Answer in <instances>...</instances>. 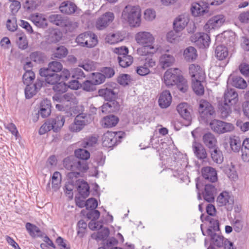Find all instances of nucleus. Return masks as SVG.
<instances>
[{
	"label": "nucleus",
	"mask_w": 249,
	"mask_h": 249,
	"mask_svg": "<svg viewBox=\"0 0 249 249\" xmlns=\"http://www.w3.org/2000/svg\"><path fill=\"white\" fill-rule=\"evenodd\" d=\"M135 39L137 43L142 46L137 49L138 53L141 55L153 54L158 50L153 43L155 38L148 32H140L136 34Z\"/></svg>",
	"instance_id": "obj_1"
},
{
	"label": "nucleus",
	"mask_w": 249,
	"mask_h": 249,
	"mask_svg": "<svg viewBox=\"0 0 249 249\" xmlns=\"http://www.w3.org/2000/svg\"><path fill=\"white\" fill-rule=\"evenodd\" d=\"M163 81L166 86L169 87L176 85L182 92H186L188 89L187 80L181 75L180 71L178 68L170 69L164 74Z\"/></svg>",
	"instance_id": "obj_2"
},
{
	"label": "nucleus",
	"mask_w": 249,
	"mask_h": 249,
	"mask_svg": "<svg viewBox=\"0 0 249 249\" xmlns=\"http://www.w3.org/2000/svg\"><path fill=\"white\" fill-rule=\"evenodd\" d=\"M141 16L140 8L130 5L126 6L122 13V18L133 27H139L140 25Z\"/></svg>",
	"instance_id": "obj_3"
},
{
	"label": "nucleus",
	"mask_w": 249,
	"mask_h": 249,
	"mask_svg": "<svg viewBox=\"0 0 249 249\" xmlns=\"http://www.w3.org/2000/svg\"><path fill=\"white\" fill-rule=\"evenodd\" d=\"M63 165L68 170L86 171L89 169L86 161H81L73 156L68 157L63 160Z\"/></svg>",
	"instance_id": "obj_4"
},
{
	"label": "nucleus",
	"mask_w": 249,
	"mask_h": 249,
	"mask_svg": "<svg viewBox=\"0 0 249 249\" xmlns=\"http://www.w3.org/2000/svg\"><path fill=\"white\" fill-rule=\"evenodd\" d=\"M91 121L89 115L82 113L77 115L72 123L69 126V129L72 132H78L89 124Z\"/></svg>",
	"instance_id": "obj_5"
},
{
	"label": "nucleus",
	"mask_w": 249,
	"mask_h": 249,
	"mask_svg": "<svg viewBox=\"0 0 249 249\" xmlns=\"http://www.w3.org/2000/svg\"><path fill=\"white\" fill-rule=\"evenodd\" d=\"M124 134L122 132H115L108 131L103 135V145L109 148L114 146L118 142H121Z\"/></svg>",
	"instance_id": "obj_6"
},
{
	"label": "nucleus",
	"mask_w": 249,
	"mask_h": 249,
	"mask_svg": "<svg viewBox=\"0 0 249 249\" xmlns=\"http://www.w3.org/2000/svg\"><path fill=\"white\" fill-rule=\"evenodd\" d=\"M210 125L213 131L219 134L231 132L235 128L233 124L218 120L212 121Z\"/></svg>",
	"instance_id": "obj_7"
},
{
	"label": "nucleus",
	"mask_w": 249,
	"mask_h": 249,
	"mask_svg": "<svg viewBox=\"0 0 249 249\" xmlns=\"http://www.w3.org/2000/svg\"><path fill=\"white\" fill-rule=\"evenodd\" d=\"M198 111L200 117L205 121H208L214 113L213 107L207 101L201 100L199 102Z\"/></svg>",
	"instance_id": "obj_8"
},
{
	"label": "nucleus",
	"mask_w": 249,
	"mask_h": 249,
	"mask_svg": "<svg viewBox=\"0 0 249 249\" xmlns=\"http://www.w3.org/2000/svg\"><path fill=\"white\" fill-rule=\"evenodd\" d=\"M191 40L200 48L208 47L210 42V36L208 34L203 33H197L192 36Z\"/></svg>",
	"instance_id": "obj_9"
},
{
	"label": "nucleus",
	"mask_w": 249,
	"mask_h": 249,
	"mask_svg": "<svg viewBox=\"0 0 249 249\" xmlns=\"http://www.w3.org/2000/svg\"><path fill=\"white\" fill-rule=\"evenodd\" d=\"M225 21V17L222 14L217 15L212 17L204 26L206 30L210 31L221 27Z\"/></svg>",
	"instance_id": "obj_10"
},
{
	"label": "nucleus",
	"mask_w": 249,
	"mask_h": 249,
	"mask_svg": "<svg viewBox=\"0 0 249 249\" xmlns=\"http://www.w3.org/2000/svg\"><path fill=\"white\" fill-rule=\"evenodd\" d=\"M177 109L181 117L186 122L185 125H190L192 121L190 106L187 103H181L177 106Z\"/></svg>",
	"instance_id": "obj_11"
},
{
	"label": "nucleus",
	"mask_w": 249,
	"mask_h": 249,
	"mask_svg": "<svg viewBox=\"0 0 249 249\" xmlns=\"http://www.w3.org/2000/svg\"><path fill=\"white\" fill-rule=\"evenodd\" d=\"M218 206H225L227 210H231L234 201L233 197L227 192H223L218 196L216 200Z\"/></svg>",
	"instance_id": "obj_12"
},
{
	"label": "nucleus",
	"mask_w": 249,
	"mask_h": 249,
	"mask_svg": "<svg viewBox=\"0 0 249 249\" xmlns=\"http://www.w3.org/2000/svg\"><path fill=\"white\" fill-rule=\"evenodd\" d=\"M175 62L173 54L170 53L169 50H166L159 58V64L161 68L165 69L172 66Z\"/></svg>",
	"instance_id": "obj_13"
},
{
	"label": "nucleus",
	"mask_w": 249,
	"mask_h": 249,
	"mask_svg": "<svg viewBox=\"0 0 249 249\" xmlns=\"http://www.w3.org/2000/svg\"><path fill=\"white\" fill-rule=\"evenodd\" d=\"M189 72L191 76L192 80L205 79V73L204 71L197 64H191L189 67Z\"/></svg>",
	"instance_id": "obj_14"
},
{
	"label": "nucleus",
	"mask_w": 249,
	"mask_h": 249,
	"mask_svg": "<svg viewBox=\"0 0 249 249\" xmlns=\"http://www.w3.org/2000/svg\"><path fill=\"white\" fill-rule=\"evenodd\" d=\"M39 74L41 76L45 77V81L47 83L53 86L60 80L59 74L49 71V70L45 68L40 69Z\"/></svg>",
	"instance_id": "obj_15"
},
{
	"label": "nucleus",
	"mask_w": 249,
	"mask_h": 249,
	"mask_svg": "<svg viewBox=\"0 0 249 249\" xmlns=\"http://www.w3.org/2000/svg\"><path fill=\"white\" fill-rule=\"evenodd\" d=\"M189 21V16L182 14L177 17L174 21V29L176 31L180 32L187 26Z\"/></svg>",
	"instance_id": "obj_16"
},
{
	"label": "nucleus",
	"mask_w": 249,
	"mask_h": 249,
	"mask_svg": "<svg viewBox=\"0 0 249 249\" xmlns=\"http://www.w3.org/2000/svg\"><path fill=\"white\" fill-rule=\"evenodd\" d=\"M114 18L113 13L110 12L106 13L97 20L96 25L97 28L102 30L106 28L113 21Z\"/></svg>",
	"instance_id": "obj_17"
},
{
	"label": "nucleus",
	"mask_w": 249,
	"mask_h": 249,
	"mask_svg": "<svg viewBox=\"0 0 249 249\" xmlns=\"http://www.w3.org/2000/svg\"><path fill=\"white\" fill-rule=\"evenodd\" d=\"M43 81L37 80L34 84L27 85L25 89V94L26 98L30 99L35 95L42 87Z\"/></svg>",
	"instance_id": "obj_18"
},
{
	"label": "nucleus",
	"mask_w": 249,
	"mask_h": 249,
	"mask_svg": "<svg viewBox=\"0 0 249 249\" xmlns=\"http://www.w3.org/2000/svg\"><path fill=\"white\" fill-rule=\"evenodd\" d=\"M29 18L38 27L45 28L48 25L47 20L42 14H33L30 15Z\"/></svg>",
	"instance_id": "obj_19"
},
{
	"label": "nucleus",
	"mask_w": 249,
	"mask_h": 249,
	"mask_svg": "<svg viewBox=\"0 0 249 249\" xmlns=\"http://www.w3.org/2000/svg\"><path fill=\"white\" fill-rule=\"evenodd\" d=\"M238 93L234 89H227L224 93V102L230 105H234L238 100Z\"/></svg>",
	"instance_id": "obj_20"
},
{
	"label": "nucleus",
	"mask_w": 249,
	"mask_h": 249,
	"mask_svg": "<svg viewBox=\"0 0 249 249\" xmlns=\"http://www.w3.org/2000/svg\"><path fill=\"white\" fill-rule=\"evenodd\" d=\"M190 9L192 15L196 17L202 16L208 12L207 7L205 5H201L197 2L192 3Z\"/></svg>",
	"instance_id": "obj_21"
},
{
	"label": "nucleus",
	"mask_w": 249,
	"mask_h": 249,
	"mask_svg": "<svg viewBox=\"0 0 249 249\" xmlns=\"http://www.w3.org/2000/svg\"><path fill=\"white\" fill-rule=\"evenodd\" d=\"M192 148L195 155L198 159L203 160L207 158L206 149L200 143L194 141L192 144Z\"/></svg>",
	"instance_id": "obj_22"
},
{
	"label": "nucleus",
	"mask_w": 249,
	"mask_h": 249,
	"mask_svg": "<svg viewBox=\"0 0 249 249\" xmlns=\"http://www.w3.org/2000/svg\"><path fill=\"white\" fill-rule=\"evenodd\" d=\"M216 191L215 188L212 184H206L205 186L204 191L203 192L204 200L208 202H213Z\"/></svg>",
	"instance_id": "obj_23"
},
{
	"label": "nucleus",
	"mask_w": 249,
	"mask_h": 249,
	"mask_svg": "<svg viewBox=\"0 0 249 249\" xmlns=\"http://www.w3.org/2000/svg\"><path fill=\"white\" fill-rule=\"evenodd\" d=\"M202 174L204 178L212 182L217 180V173L216 170L209 166L203 168L201 170Z\"/></svg>",
	"instance_id": "obj_24"
},
{
	"label": "nucleus",
	"mask_w": 249,
	"mask_h": 249,
	"mask_svg": "<svg viewBox=\"0 0 249 249\" xmlns=\"http://www.w3.org/2000/svg\"><path fill=\"white\" fill-rule=\"evenodd\" d=\"M38 112L42 118L49 116L51 112V101L47 99L43 100L40 104V109Z\"/></svg>",
	"instance_id": "obj_25"
},
{
	"label": "nucleus",
	"mask_w": 249,
	"mask_h": 249,
	"mask_svg": "<svg viewBox=\"0 0 249 249\" xmlns=\"http://www.w3.org/2000/svg\"><path fill=\"white\" fill-rule=\"evenodd\" d=\"M172 102V96L169 91L165 90L160 94L159 99L160 106L162 108H167Z\"/></svg>",
	"instance_id": "obj_26"
},
{
	"label": "nucleus",
	"mask_w": 249,
	"mask_h": 249,
	"mask_svg": "<svg viewBox=\"0 0 249 249\" xmlns=\"http://www.w3.org/2000/svg\"><path fill=\"white\" fill-rule=\"evenodd\" d=\"M203 142L205 145L210 149L217 147V140L214 135L211 133H207L203 136Z\"/></svg>",
	"instance_id": "obj_27"
},
{
	"label": "nucleus",
	"mask_w": 249,
	"mask_h": 249,
	"mask_svg": "<svg viewBox=\"0 0 249 249\" xmlns=\"http://www.w3.org/2000/svg\"><path fill=\"white\" fill-rule=\"evenodd\" d=\"M119 109V103L115 100L108 101L102 106V111L103 113H108L114 112Z\"/></svg>",
	"instance_id": "obj_28"
},
{
	"label": "nucleus",
	"mask_w": 249,
	"mask_h": 249,
	"mask_svg": "<svg viewBox=\"0 0 249 249\" xmlns=\"http://www.w3.org/2000/svg\"><path fill=\"white\" fill-rule=\"evenodd\" d=\"M76 5L70 1H64L59 6L60 11L66 14L71 15L73 14L77 9Z\"/></svg>",
	"instance_id": "obj_29"
},
{
	"label": "nucleus",
	"mask_w": 249,
	"mask_h": 249,
	"mask_svg": "<svg viewBox=\"0 0 249 249\" xmlns=\"http://www.w3.org/2000/svg\"><path fill=\"white\" fill-rule=\"evenodd\" d=\"M52 125H53V130L54 132H57L63 126L65 119L63 115H59L55 118L50 119Z\"/></svg>",
	"instance_id": "obj_30"
},
{
	"label": "nucleus",
	"mask_w": 249,
	"mask_h": 249,
	"mask_svg": "<svg viewBox=\"0 0 249 249\" xmlns=\"http://www.w3.org/2000/svg\"><path fill=\"white\" fill-rule=\"evenodd\" d=\"M229 143L232 151L235 153H238L241 149L242 142L240 139L236 136L230 137L229 139Z\"/></svg>",
	"instance_id": "obj_31"
},
{
	"label": "nucleus",
	"mask_w": 249,
	"mask_h": 249,
	"mask_svg": "<svg viewBox=\"0 0 249 249\" xmlns=\"http://www.w3.org/2000/svg\"><path fill=\"white\" fill-rule=\"evenodd\" d=\"M119 119L114 115H109L105 117L101 121L102 125L104 127H112L116 125Z\"/></svg>",
	"instance_id": "obj_32"
},
{
	"label": "nucleus",
	"mask_w": 249,
	"mask_h": 249,
	"mask_svg": "<svg viewBox=\"0 0 249 249\" xmlns=\"http://www.w3.org/2000/svg\"><path fill=\"white\" fill-rule=\"evenodd\" d=\"M183 55L186 61H193L196 58L197 56L196 50L193 47H188L184 50Z\"/></svg>",
	"instance_id": "obj_33"
},
{
	"label": "nucleus",
	"mask_w": 249,
	"mask_h": 249,
	"mask_svg": "<svg viewBox=\"0 0 249 249\" xmlns=\"http://www.w3.org/2000/svg\"><path fill=\"white\" fill-rule=\"evenodd\" d=\"M216 57L219 60H222L226 58L229 54L228 49L223 45H218L215 50Z\"/></svg>",
	"instance_id": "obj_34"
},
{
	"label": "nucleus",
	"mask_w": 249,
	"mask_h": 249,
	"mask_svg": "<svg viewBox=\"0 0 249 249\" xmlns=\"http://www.w3.org/2000/svg\"><path fill=\"white\" fill-rule=\"evenodd\" d=\"M241 158L246 162L249 161V138H246L242 142Z\"/></svg>",
	"instance_id": "obj_35"
},
{
	"label": "nucleus",
	"mask_w": 249,
	"mask_h": 249,
	"mask_svg": "<svg viewBox=\"0 0 249 249\" xmlns=\"http://www.w3.org/2000/svg\"><path fill=\"white\" fill-rule=\"evenodd\" d=\"M211 151V155L212 160L217 164L221 163L223 161V155L222 151L217 147Z\"/></svg>",
	"instance_id": "obj_36"
},
{
	"label": "nucleus",
	"mask_w": 249,
	"mask_h": 249,
	"mask_svg": "<svg viewBox=\"0 0 249 249\" xmlns=\"http://www.w3.org/2000/svg\"><path fill=\"white\" fill-rule=\"evenodd\" d=\"M204 80L196 79L192 81V88L194 91L198 95L203 94L204 89L202 82Z\"/></svg>",
	"instance_id": "obj_37"
},
{
	"label": "nucleus",
	"mask_w": 249,
	"mask_h": 249,
	"mask_svg": "<svg viewBox=\"0 0 249 249\" xmlns=\"http://www.w3.org/2000/svg\"><path fill=\"white\" fill-rule=\"evenodd\" d=\"M119 65L122 68H126L130 66L133 61V58L130 55L126 54L122 57H117Z\"/></svg>",
	"instance_id": "obj_38"
},
{
	"label": "nucleus",
	"mask_w": 249,
	"mask_h": 249,
	"mask_svg": "<svg viewBox=\"0 0 249 249\" xmlns=\"http://www.w3.org/2000/svg\"><path fill=\"white\" fill-rule=\"evenodd\" d=\"M87 39L86 42H84L85 47L88 48H92L97 43V38L96 36L91 32H87Z\"/></svg>",
	"instance_id": "obj_39"
},
{
	"label": "nucleus",
	"mask_w": 249,
	"mask_h": 249,
	"mask_svg": "<svg viewBox=\"0 0 249 249\" xmlns=\"http://www.w3.org/2000/svg\"><path fill=\"white\" fill-rule=\"evenodd\" d=\"M98 93L100 96L103 97L107 101L113 100L115 95L113 89L108 88L100 89Z\"/></svg>",
	"instance_id": "obj_40"
},
{
	"label": "nucleus",
	"mask_w": 249,
	"mask_h": 249,
	"mask_svg": "<svg viewBox=\"0 0 249 249\" xmlns=\"http://www.w3.org/2000/svg\"><path fill=\"white\" fill-rule=\"evenodd\" d=\"M225 239L223 236L214 233L211 239V245L218 248L222 247L224 246Z\"/></svg>",
	"instance_id": "obj_41"
},
{
	"label": "nucleus",
	"mask_w": 249,
	"mask_h": 249,
	"mask_svg": "<svg viewBox=\"0 0 249 249\" xmlns=\"http://www.w3.org/2000/svg\"><path fill=\"white\" fill-rule=\"evenodd\" d=\"M231 84L239 89H245L247 86L246 81L242 77L238 76H232Z\"/></svg>",
	"instance_id": "obj_42"
},
{
	"label": "nucleus",
	"mask_w": 249,
	"mask_h": 249,
	"mask_svg": "<svg viewBox=\"0 0 249 249\" xmlns=\"http://www.w3.org/2000/svg\"><path fill=\"white\" fill-rule=\"evenodd\" d=\"M48 19L50 22L57 26H63L66 23L63 17L60 15H51L49 17Z\"/></svg>",
	"instance_id": "obj_43"
},
{
	"label": "nucleus",
	"mask_w": 249,
	"mask_h": 249,
	"mask_svg": "<svg viewBox=\"0 0 249 249\" xmlns=\"http://www.w3.org/2000/svg\"><path fill=\"white\" fill-rule=\"evenodd\" d=\"M232 106L224 102V104L219 107L221 118L225 119L230 115L231 112Z\"/></svg>",
	"instance_id": "obj_44"
},
{
	"label": "nucleus",
	"mask_w": 249,
	"mask_h": 249,
	"mask_svg": "<svg viewBox=\"0 0 249 249\" xmlns=\"http://www.w3.org/2000/svg\"><path fill=\"white\" fill-rule=\"evenodd\" d=\"M178 32L175 30L168 32L166 36L168 41L171 43H176L181 40V36Z\"/></svg>",
	"instance_id": "obj_45"
},
{
	"label": "nucleus",
	"mask_w": 249,
	"mask_h": 249,
	"mask_svg": "<svg viewBox=\"0 0 249 249\" xmlns=\"http://www.w3.org/2000/svg\"><path fill=\"white\" fill-rule=\"evenodd\" d=\"M61 182V175L59 172H55L52 178V187L55 190H57Z\"/></svg>",
	"instance_id": "obj_46"
},
{
	"label": "nucleus",
	"mask_w": 249,
	"mask_h": 249,
	"mask_svg": "<svg viewBox=\"0 0 249 249\" xmlns=\"http://www.w3.org/2000/svg\"><path fill=\"white\" fill-rule=\"evenodd\" d=\"M74 154L77 158L82 160V161H85L90 157L89 152L84 149H77L75 150Z\"/></svg>",
	"instance_id": "obj_47"
},
{
	"label": "nucleus",
	"mask_w": 249,
	"mask_h": 249,
	"mask_svg": "<svg viewBox=\"0 0 249 249\" xmlns=\"http://www.w3.org/2000/svg\"><path fill=\"white\" fill-rule=\"evenodd\" d=\"M89 187L86 182H81L78 186V192L83 198L88 197L89 194Z\"/></svg>",
	"instance_id": "obj_48"
},
{
	"label": "nucleus",
	"mask_w": 249,
	"mask_h": 249,
	"mask_svg": "<svg viewBox=\"0 0 249 249\" xmlns=\"http://www.w3.org/2000/svg\"><path fill=\"white\" fill-rule=\"evenodd\" d=\"M26 228L30 235L32 237L38 236L41 232L40 230L37 226L30 223H26Z\"/></svg>",
	"instance_id": "obj_49"
},
{
	"label": "nucleus",
	"mask_w": 249,
	"mask_h": 249,
	"mask_svg": "<svg viewBox=\"0 0 249 249\" xmlns=\"http://www.w3.org/2000/svg\"><path fill=\"white\" fill-rule=\"evenodd\" d=\"M105 40L106 42L110 44H114L121 41L123 39L119 34H112L107 35Z\"/></svg>",
	"instance_id": "obj_50"
},
{
	"label": "nucleus",
	"mask_w": 249,
	"mask_h": 249,
	"mask_svg": "<svg viewBox=\"0 0 249 249\" xmlns=\"http://www.w3.org/2000/svg\"><path fill=\"white\" fill-rule=\"evenodd\" d=\"M35 74L32 70H27L23 75V81L27 85L31 84V82L34 80Z\"/></svg>",
	"instance_id": "obj_51"
},
{
	"label": "nucleus",
	"mask_w": 249,
	"mask_h": 249,
	"mask_svg": "<svg viewBox=\"0 0 249 249\" xmlns=\"http://www.w3.org/2000/svg\"><path fill=\"white\" fill-rule=\"evenodd\" d=\"M62 64L57 61H53L49 64L48 68L45 69L49 70V71L52 72H57L61 71L62 70Z\"/></svg>",
	"instance_id": "obj_52"
},
{
	"label": "nucleus",
	"mask_w": 249,
	"mask_h": 249,
	"mask_svg": "<svg viewBox=\"0 0 249 249\" xmlns=\"http://www.w3.org/2000/svg\"><path fill=\"white\" fill-rule=\"evenodd\" d=\"M68 54V50L66 47L61 46L57 47L53 53V56L57 58L65 57Z\"/></svg>",
	"instance_id": "obj_53"
},
{
	"label": "nucleus",
	"mask_w": 249,
	"mask_h": 249,
	"mask_svg": "<svg viewBox=\"0 0 249 249\" xmlns=\"http://www.w3.org/2000/svg\"><path fill=\"white\" fill-rule=\"evenodd\" d=\"M30 58L33 61L41 63L44 61V54L40 52H35L31 53Z\"/></svg>",
	"instance_id": "obj_54"
},
{
	"label": "nucleus",
	"mask_w": 249,
	"mask_h": 249,
	"mask_svg": "<svg viewBox=\"0 0 249 249\" xmlns=\"http://www.w3.org/2000/svg\"><path fill=\"white\" fill-rule=\"evenodd\" d=\"M37 5L36 0H25L23 3V7L27 11H32L35 10Z\"/></svg>",
	"instance_id": "obj_55"
},
{
	"label": "nucleus",
	"mask_w": 249,
	"mask_h": 249,
	"mask_svg": "<svg viewBox=\"0 0 249 249\" xmlns=\"http://www.w3.org/2000/svg\"><path fill=\"white\" fill-rule=\"evenodd\" d=\"M105 79V77L103 73L100 72L92 73L91 80L96 85L104 83Z\"/></svg>",
	"instance_id": "obj_56"
},
{
	"label": "nucleus",
	"mask_w": 249,
	"mask_h": 249,
	"mask_svg": "<svg viewBox=\"0 0 249 249\" xmlns=\"http://www.w3.org/2000/svg\"><path fill=\"white\" fill-rule=\"evenodd\" d=\"M53 89L58 93L65 92L68 89L67 85L64 82H57L53 88Z\"/></svg>",
	"instance_id": "obj_57"
},
{
	"label": "nucleus",
	"mask_w": 249,
	"mask_h": 249,
	"mask_svg": "<svg viewBox=\"0 0 249 249\" xmlns=\"http://www.w3.org/2000/svg\"><path fill=\"white\" fill-rule=\"evenodd\" d=\"M44 243H41L40 245L42 249H50V247L53 249H55V246L53 241L47 236H45L43 238Z\"/></svg>",
	"instance_id": "obj_58"
},
{
	"label": "nucleus",
	"mask_w": 249,
	"mask_h": 249,
	"mask_svg": "<svg viewBox=\"0 0 249 249\" xmlns=\"http://www.w3.org/2000/svg\"><path fill=\"white\" fill-rule=\"evenodd\" d=\"M97 142V139L95 137H90L85 140L82 143V145L85 148L94 146Z\"/></svg>",
	"instance_id": "obj_59"
},
{
	"label": "nucleus",
	"mask_w": 249,
	"mask_h": 249,
	"mask_svg": "<svg viewBox=\"0 0 249 249\" xmlns=\"http://www.w3.org/2000/svg\"><path fill=\"white\" fill-rule=\"evenodd\" d=\"M71 76L73 78L80 79L85 77V74L80 68H76L71 70Z\"/></svg>",
	"instance_id": "obj_60"
},
{
	"label": "nucleus",
	"mask_w": 249,
	"mask_h": 249,
	"mask_svg": "<svg viewBox=\"0 0 249 249\" xmlns=\"http://www.w3.org/2000/svg\"><path fill=\"white\" fill-rule=\"evenodd\" d=\"M53 127L52 125L50 120L46 122L42 125L40 127L39 130V133L40 135H43L46 132L50 131L53 129L52 127Z\"/></svg>",
	"instance_id": "obj_61"
},
{
	"label": "nucleus",
	"mask_w": 249,
	"mask_h": 249,
	"mask_svg": "<svg viewBox=\"0 0 249 249\" xmlns=\"http://www.w3.org/2000/svg\"><path fill=\"white\" fill-rule=\"evenodd\" d=\"M77 227L78 228L77 234L80 237H82L87 228V224L84 220H80L77 223Z\"/></svg>",
	"instance_id": "obj_62"
},
{
	"label": "nucleus",
	"mask_w": 249,
	"mask_h": 249,
	"mask_svg": "<svg viewBox=\"0 0 249 249\" xmlns=\"http://www.w3.org/2000/svg\"><path fill=\"white\" fill-rule=\"evenodd\" d=\"M95 84L91 81L87 80L83 82L81 87L83 90L87 91H91L95 89Z\"/></svg>",
	"instance_id": "obj_63"
},
{
	"label": "nucleus",
	"mask_w": 249,
	"mask_h": 249,
	"mask_svg": "<svg viewBox=\"0 0 249 249\" xmlns=\"http://www.w3.org/2000/svg\"><path fill=\"white\" fill-rule=\"evenodd\" d=\"M113 52L118 55V57H122L128 54V48L125 46L115 48Z\"/></svg>",
	"instance_id": "obj_64"
}]
</instances>
